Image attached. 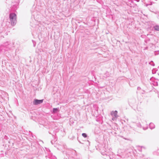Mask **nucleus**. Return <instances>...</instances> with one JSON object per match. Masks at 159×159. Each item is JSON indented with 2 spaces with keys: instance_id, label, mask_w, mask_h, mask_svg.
I'll return each instance as SVG.
<instances>
[{
  "instance_id": "6e6552de",
  "label": "nucleus",
  "mask_w": 159,
  "mask_h": 159,
  "mask_svg": "<svg viewBox=\"0 0 159 159\" xmlns=\"http://www.w3.org/2000/svg\"><path fill=\"white\" fill-rule=\"evenodd\" d=\"M43 100H40V103H42L43 102Z\"/></svg>"
},
{
  "instance_id": "f03ea898",
  "label": "nucleus",
  "mask_w": 159,
  "mask_h": 159,
  "mask_svg": "<svg viewBox=\"0 0 159 159\" xmlns=\"http://www.w3.org/2000/svg\"><path fill=\"white\" fill-rule=\"evenodd\" d=\"M117 111H112L111 113V115L112 116V120H116L118 117L117 114Z\"/></svg>"
},
{
  "instance_id": "7ed1b4c3",
  "label": "nucleus",
  "mask_w": 159,
  "mask_h": 159,
  "mask_svg": "<svg viewBox=\"0 0 159 159\" xmlns=\"http://www.w3.org/2000/svg\"><path fill=\"white\" fill-rule=\"evenodd\" d=\"M149 127L151 129H152L155 127V126L153 123H151L149 124Z\"/></svg>"
},
{
  "instance_id": "39448f33",
  "label": "nucleus",
  "mask_w": 159,
  "mask_h": 159,
  "mask_svg": "<svg viewBox=\"0 0 159 159\" xmlns=\"http://www.w3.org/2000/svg\"><path fill=\"white\" fill-rule=\"evenodd\" d=\"M40 103V100H35L34 102V104L35 105L39 104Z\"/></svg>"
},
{
  "instance_id": "0eeeda50",
  "label": "nucleus",
  "mask_w": 159,
  "mask_h": 159,
  "mask_svg": "<svg viewBox=\"0 0 159 159\" xmlns=\"http://www.w3.org/2000/svg\"><path fill=\"white\" fill-rule=\"evenodd\" d=\"M82 136L84 138H86L87 137V135L86 134L83 133L82 134Z\"/></svg>"
},
{
  "instance_id": "423d86ee",
  "label": "nucleus",
  "mask_w": 159,
  "mask_h": 159,
  "mask_svg": "<svg viewBox=\"0 0 159 159\" xmlns=\"http://www.w3.org/2000/svg\"><path fill=\"white\" fill-rule=\"evenodd\" d=\"M58 111V108H54L53 109V112L54 113L57 112Z\"/></svg>"
},
{
  "instance_id": "f257e3e1",
  "label": "nucleus",
  "mask_w": 159,
  "mask_h": 159,
  "mask_svg": "<svg viewBox=\"0 0 159 159\" xmlns=\"http://www.w3.org/2000/svg\"><path fill=\"white\" fill-rule=\"evenodd\" d=\"M10 19L12 25H14L16 22V15L14 13H11L10 15Z\"/></svg>"
},
{
  "instance_id": "20e7f679",
  "label": "nucleus",
  "mask_w": 159,
  "mask_h": 159,
  "mask_svg": "<svg viewBox=\"0 0 159 159\" xmlns=\"http://www.w3.org/2000/svg\"><path fill=\"white\" fill-rule=\"evenodd\" d=\"M153 28L156 30L159 31V25H156L153 26Z\"/></svg>"
},
{
  "instance_id": "9d476101",
  "label": "nucleus",
  "mask_w": 159,
  "mask_h": 159,
  "mask_svg": "<svg viewBox=\"0 0 159 159\" xmlns=\"http://www.w3.org/2000/svg\"><path fill=\"white\" fill-rule=\"evenodd\" d=\"M40 141H42V142H43V141H41V140H40Z\"/></svg>"
},
{
  "instance_id": "1a4fd4ad",
  "label": "nucleus",
  "mask_w": 159,
  "mask_h": 159,
  "mask_svg": "<svg viewBox=\"0 0 159 159\" xmlns=\"http://www.w3.org/2000/svg\"><path fill=\"white\" fill-rule=\"evenodd\" d=\"M140 89V87H138V89Z\"/></svg>"
},
{
  "instance_id": "9b49d317",
  "label": "nucleus",
  "mask_w": 159,
  "mask_h": 159,
  "mask_svg": "<svg viewBox=\"0 0 159 159\" xmlns=\"http://www.w3.org/2000/svg\"><path fill=\"white\" fill-rule=\"evenodd\" d=\"M140 151H141V150H140Z\"/></svg>"
}]
</instances>
